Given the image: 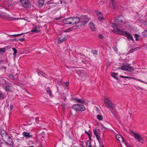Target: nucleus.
Wrapping results in <instances>:
<instances>
[{
    "instance_id": "nucleus-1",
    "label": "nucleus",
    "mask_w": 147,
    "mask_h": 147,
    "mask_svg": "<svg viewBox=\"0 0 147 147\" xmlns=\"http://www.w3.org/2000/svg\"><path fill=\"white\" fill-rule=\"evenodd\" d=\"M121 17V16H119L118 18H117L118 19H115L114 20L113 23L112 25V27L114 29L113 30L114 32L118 34L122 35L125 37L126 36L129 40H131L134 41L133 37L130 33L127 31H125L123 30H120L118 28V26H119V24H120V23L122 22V21L121 20H120L119 19Z\"/></svg>"
},
{
    "instance_id": "nucleus-2",
    "label": "nucleus",
    "mask_w": 147,
    "mask_h": 147,
    "mask_svg": "<svg viewBox=\"0 0 147 147\" xmlns=\"http://www.w3.org/2000/svg\"><path fill=\"white\" fill-rule=\"evenodd\" d=\"M104 102L106 106L110 109L111 113L116 117L117 115V111L116 109L118 107L112 103L110 99L106 97L104 98Z\"/></svg>"
},
{
    "instance_id": "nucleus-3",
    "label": "nucleus",
    "mask_w": 147,
    "mask_h": 147,
    "mask_svg": "<svg viewBox=\"0 0 147 147\" xmlns=\"http://www.w3.org/2000/svg\"><path fill=\"white\" fill-rule=\"evenodd\" d=\"M130 134L132 136L134 137L135 139L139 142L143 141L144 140L143 138L138 133H136L133 131H131L130 132Z\"/></svg>"
},
{
    "instance_id": "nucleus-4",
    "label": "nucleus",
    "mask_w": 147,
    "mask_h": 147,
    "mask_svg": "<svg viewBox=\"0 0 147 147\" xmlns=\"http://www.w3.org/2000/svg\"><path fill=\"white\" fill-rule=\"evenodd\" d=\"M72 108L76 111H84L85 110V108L84 106L81 105H74L73 106Z\"/></svg>"
},
{
    "instance_id": "nucleus-5",
    "label": "nucleus",
    "mask_w": 147,
    "mask_h": 147,
    "mask_svg": "<svg viewBox=\"0 0 147 147\" xmlns=\"http://www.w3.org/2000/svg\"><path fill=\"white\" fill-rule=\"evenodd\" d=\"M0 18L5 20H12V18L8 14L2 11H0Z\"/></svg>"
},
{
    "instance_id": "nucleus-6",
    "label": "nucleus",
    "mask_w": 147,
    "mask_h": 147,
    "mask_svg": "<svg viewBox=\"0 0 147 147\" xmlns=\"http://www.w3.org/2000/svg\"><path fill=\"white\" fill-rule=\"evenodd\" d=\"M121 69L129 72H133L134 70V68L133 67H130L128 66L127 64L122 66L121 68Z\"/></svg>"
},
{
    "instance_id": "nucleus-7",
    "label": "nucleus",
    "mask_w": 147,
    "mask_h": 147,
    "mask_svg": "<svg viewBox=\"0 0 147 147\" xmlns=\"http://www.w3.org/2000/svg\"><path fill=\"white\" fill-rule=\"evenodd\" d=\"M19 3L22 6L25 7H29L30 5V3L29 0H20Z\"/></svg>"
},
{
    "instance_id": "nucleus-8",
    "label": "nucleus",
    "mask_w": 147,
    "mask_h": 147,
    "mask_svg": "<svg viewBox=\"0 0 147 147\" xmlns=\"http://www.w3.org/2000/svg\"><path fill=\"white\" fill-rule=\"evenodd\" d=\"M72 17L65 18L63 20L62 22L64 24H72Z\"/></svg>"
},
{
    "instance_id": "nucleus-9",
    "label": "nucleus",
    "mask_w": 147,
    "mask_h": 147,
    "mask_svg": "<svg viewBox=\"0 0 147 147\" xmlns=\"http://www.w3.org/2000/svg\"><path fill=\"white\" fill-rule=\"evenodd\" d=\"M40 27L38 26H34L30 32L34 33H38L40 31Z\"/></svg>"
},
{
    "instance_id": "nucleus-10",
    "label": "nucleus",
    "mask_w": 147,
    "mask_h": 147,
    "mask_svg": "<svg viewBox=\"0 0 147 147\" xmlns=\"http://www.w3.org/2000/svg\"><path fill=\"white\" fill-rule=\"evenodd\" d=\"M3 134H1V136L3 141L5 142L7 140L8 138H9V136L6 133L5 131H3Z\"/></svg>"
},
{
    "instance_id": "nucleus-11",
    "label": "nucleus",
    "mask_w": 147,
    "mask_h": 147,
    "mask_svg": "<svg viewBox=\"0 0 147 147\" xmlns=\"http://www.w3.org/2000/svg\"><path fill=\"white\" fill-rule=\"evenodd\" d=\"M80 20L79 18L77 17H72V25L78 23L80 21Z\"/></svg>"
},
{
    "instance_id": "nucleus-12",
    "label": "nucleus",
    "mask_w": 147,
    "mask_h": 147,
    "mask_svg": "<svg viewBox=\"0 0 147 147\" xmlns=\"http://www.w3.org/2000/svg\"><path fill=\"white\" fill-rule=\"evenodd\" d=\"M116 138L120 142H123V137L120 135H117L116 136Z\"/></svg>"
},
{
    "instance_id": "nucleus-13",
    "label": "nucleus",
    "mask_w": 147,
    "mask_h": 147,
    "mask_svg": "<svg viewBox=\"0 0 147 147\" xmlns=\"http://www.w3.org/2000/svg\"><path fill=\"white\" fill-rule=\"evenodd\" d=\"M23 135L26 138H29L32 137V135L30 134V133L26 132H24L22 133Z\"/></svg>"
},
{
    "instance_id": "nucleus-14",
    "label": "nucleus",
    "mask_w": 147,
    "mask_h": 147,
    "mask_svg": "<svg viewBox=\"0 0 147 147\" xmlns=\"http://www.w3.org/2000/svg\"><path fill=\"white\" fill-rule=\"evenodd\" d=\"M67 38L65 36H62L60 37L58 39V43L62 42L63 41L65 40Z\"/></svg>"
},
{
    "instance_id": "nucleus-15",
    "label": "nucleus",
    "mask_w": 147,
    "mask_h": 147,
    "mask_svg": "<svg viewBox=\"0 0 147 147\" xmlns=\"http://www.w3.org/2000/svg\"><path fill=\"white\" fill-rule=\"evenodd\" d=\"M93 132L94 135L96 136L97 140L98 141H99V137L98 135V133L97 130L95 129H94L93 130Z\"/></svg>"
},
{
    "instance_id": "nucleus-16",
    "label": "nucleus",
    "mask_w": 147,
    "mask_h": 147,
    "mask_svg": "<svg viewBox=\"0 0 147 147\" xmlns=\"http://www.w3.org/2000/svg\"><path fill=\"white\" fill-rule=\"evenodd\" d=\"M5 142L7 145H10L13 142L11 137L9 136Z\"/></svg>"
},
{
    "instance_id": "nucleus-17",
    "label": "nucleus",
    "mask_w": 147,
    "mask_h": 147,
    "mask_svg": "<svg viewBox=\"0 0 147 147\" xmlns=\"http://www.w3.org/2000/svg\"><path fill=\"white\" fill-rule=\"evenodd\" d=\"M74 100L76 101L77 102H80L82 104H83L85 103V101L83 99H78L76 98H74Z\"/></svg>"
},
{
    "instance_id": "nucleus-18",
    "label": "nucleus",
    "mask_w": 147,
    "mask_h": 147,
    "mask_svg": "<svg viewBox=\"0 0 147 147\" xmlns=\"http://www.w3.org/2000/svg\"><path fill=\"white\" fill-rule=\"evenodd\" d=\"M111 75L112 77L115 79L117 80L118 79L117 78L118 74H117V73H115L114 72H112L111 73Z\"/></svg>"
},
{
    "instance_id": "nucleus-19",
    "label": "nucleus",
    "mask_w": 147,
    "mask_h": 147,
    "mask_svg": "<svg viewBox=\"0 0 147 147\" xmlns=\"http://www.w3.org/2000/svg\"><path fill=\"white\" fill-rule=\"evenodd\" d=\"M5 90L7 92H10V86L9 85H7L5 88Z\"/></svg>"
},
{
    "instance_id": "nucleus-20",
    "label": "nucleus",
    "mask_w": 147,
    "mask_h": 147,
    "mask_svg": "<svg viewBox=\"0 0 147 147\" xmlns=\"http://www.w3.org/2000/svg\"><path fill=\"white\" fill-rule=\"evenodd\" d=\"M89 25L92 30L93 31L95 30V27L93 23H90V24Z\"/></svg>"
},
{
    "instance_id": "nucleus-21",
    "label": "nucleus",
    "mask_w": 147,
    "mask_h": 147,
    "mask_svg": "<svg viewBox=\"0 0 147 147\" xmlns=\"http://www.w3.org/2000/svg\"><path fill=\"white\" fill-rule=\"evenodd\" d=\"M129 78H130V79H134V80H135L137 81H140V82H143V83H146V84H147V83H146L145 82H144V81H142L139 79H137V78H136L134 77H129Z\"/></svg>"
},
{
    "instance_id": "nucleus-22",
    "label": "nucleus",
    "mask_w": 147,
    "mask_h": 147,
    "mask_svg": "<svg viewBox=\"0 0 147 147\" xmlns=\"http://www.w3.org/2000/svg\"><path fill=\"white\" fill-rule=\"evenodd\" d=\"M5 94L2 92L0 91V99H2L5 98Z\"/></svg>"
},
{
    "instance_id": "nucleus-23",
    "label": "nucleus",
    "mask_w": 147,
    "mask_h": 147,
    "mask_svg": "<svg viewBox=\"0 0 147 147\" xmlns=\"http://www.w3.org/2000/svg\"><path fill=\"white\" fill-rule=\"evenodd\" d=\"M38 75L40 76H42L43 77H46L45 76L46 74H45V73L43 72V71H40V72H38Z\"/></svg>"
},
{
    "instance_id": "nucleus-24",
    "label": "nucleus",
    "mask_w": 147,
    "mask_h": 147,
    "mask_svg": "<svg viewBox=\"0 0 147 147\" xmlns=\"http://www.w3.org/2000/svg\"><path fill=\"white\" fill-rule=\"evenodd\" d=\"M112 6L114 9H115V0H111Z\"/></svg>"
},
{
    "instance_id": "nucleus-25",
    "label": "nucleus",
    "mask_w": 147,
    "mask_h": 147,
    "mask_svg": "<svg viewBox=\"0 0 147 147\" xmlns=\"http://www.w3.org/2000/svg\"><path fill=\"white\" fill-rule=\"evenodd\" d=\"M47 92L49 94V95L51 96L52 95V93L51 91L50 90L49 88H47L46 89Z\"/></svg>"
},
{
    "instance_id": "nucleus-26",
    "label": "nucleus",
    "mask_w": 147,
    "mask_h": 147,
    "mask_svg": "<svg viewBox=\"0 0 147 147\" xmlns=\"http://www.w3.org/2000/svg\"><path fill=\"white\" fill-rule=\"evenodd\" d=\"M86 147H91L90 142L89 141H87L86 143Z\"/></svg>"
},
{
    "instance_id": "nucleus-27",
    "label": "nucleus",
    "mask_w": 147,
    "mask_h": 147,
    "mask_svg": "<svg viewBox=\"0 0 147 147\" xmlns=\"http://www.w3.org/2000/svg\"><path fill=\"white\" fill-rule=\"evenodd\" d=\"M142 34L143 36H147V30H145L142 32Z\"/></svg>"
},
{
    "instance_id": "nucleus-28",
    "label": "nucleus",
    "mask_w": 147,
    "mask_h": 147,
    "mask_svg": "<svg viewBox=\"0 0 147 147\" xmlns=\"http://www.w3.org/2000/svg\"><path fill=\"white\" fill-rule=\"evenodd\" d=\"M12 50L13 51L14 53L13 54V55L14 56H16V55L17 53V50L15 49L14 48H13L12 49Z\"/></svg>"
},
{
    "instance_id": "nucleus-29",
    "label": "nucleus",
    "mask_w": 147,
    "mask_h": 147,
    "mask_svg": "<svg viewBox=\"0 0 147 147\" xmlns=\"http://www.w3.org/2000/svg\"><path fill=\"white\" fill-rule=\"evenodd\" d=\"M140 47H136L135 48L133 49H131L130 51H135L138 50L140 49Z\"/></svg>"
},
{
    "instance_id": "nucleus-30",
    "label": "nucleus",
    "mask_w": 147,
    "mask_h": 147,
    "mask_svg": "<svg viewBox=\"0 0 147 147\" xmlns=\"http://www.w3.org/2000/svg\"><path fill=\"white\" fill-rule=\"evenodd\" d=\"M97 119L100 121H101L102 119V117L100 115H98L97 116Z\"/></svg>"
},
{
    "instance_id": "nucleus-31",
    "label": "nucleus",
    "mask_w": 147,
    "mask_h": 147,
    "mask_svg": "<svg viewBox=\"0 0 147 147\" xmlns=\"http://www.w3.org/2000/svg\"><path fill=\"white\" fill-rule=\"evenodd\" d=\"M139 37V35L137 34H136L135 35L134 37L135 38L136 40L137 41H138L139 40L138 37Z\"/></svg>"
},
{
    "instance_id": "nucleus-32",
    "label": "nucleus",
    "mask_w": 147,
    "mask_h": 147,
    "mask_svg": "<svg viewBox=\"0 0 147 147\" xmlns=\"http://www.w3.org/2000/svg\"><path fill=\"white\" fill-rule=\"evenodd\" d=\"M22 34H13L12 35V36L13 37H17L21 35Z\"/></svg>"
},
{
    "instance_id": "nucleus-33",
    "label": "nucleus",
    "mask_w": 147,
    "mask_h": 147,
    "mask_svg": "<svg viewBox=\"0 0 147 147\" xmlns=\"http://www.w3.org/2000/svg\"><path fill=\"white\" fill-rule=\"evenodd\" d=\"M5 51V49L4 48L0 49V53L4 52Z\"/></svg>"
},
{
    "instance_id": "nucleus-34",
    "label": "nucleus",
    "mask_w": 147,
    "mask_h": 147,
    "mask_svg": "<svg viewBox=\"0 0 147 147\" xmlns=\"http://www.w3.org/2000/svg\"><path fill=\"white\" fill-rule=\"evenodd\" d=\"M96 14L98 16L101 15V12L99 11H96Z\"/></svg>"
},
{
    "instance_id": "nucleus-35",
    "label": "nucleus",
    "mask_w": 147,
    "mask_h": 147,
    "mask_svg": "<svg viewBox=\"0 0 147 147\" xmlns=\"http://www.w3.org/2000/svg\"><path fill=\"white\" fill-rule=\"evenodd\" d=\"M9 77L11 79H13L14 78L13 75L12 74H10L9 75Z\"/></svg>"
},
{
    "instance_id": "nucleus-36",
    "label": "nucleus",
    "mask_w": 147,
    "mask_h": 147,
    "mask_svg": "<svg viewBox=\"0 0 147 147\" xmlns=\"http://www.w3.org/2000/svg\"><path fill=\"white\" fill-rule=\"evenodd\" d=\"M71 29V28H68V29H66V30H65L64 31V32H69L70 31Z\"/></svg>"
},
{
    "instance_id": "nucleus-37",
    "label": "nucleus",
    "mask_w": 147,
    "mask_h": 147,
    "mask_svg": "<svg viewBox=\"0 0 147 147\" xmlns=\"http://www.w3.org/2000/svg\"><path fill=\"white\" fill-rule=\"evenodd\" d=\"M98 37L99 39H102L103 38V36L101 34H100L98 36Z\"/></svg>"
},
{
    "instance_id": "nucleus-38",
    "label": "nucleus",
    "mask_w": 147,
    "mask_h": 147,
    "mask_svg": "<svg viewBox=\"0 0 147 147\" xmlns=\"http://www.w3.org/2000/svg\"><path fill=\"white\" fill-rule=\"evenodd\" d=\"M92 53L94 55L97 54V51H92Z\"/></svg>"
},
{
    "instance_id": "nucleus-39",
    "label": "nucleus",
    "mask_w": 147,
    "mask_h": 147,
    "mask_svg": "<svg viewBox=\"0 0 147 147\" xmlns=\"http://www.w3.org/2000/svg\"><path fill=\"white\" fill-rule=\"evenodd\" d=\"M64 17L60 16L59 17H56L55 18V19L56 20H59L61 19V18H63Z\"/></svg>"
},
{
    "instance_id": "nucleus-40",
    "label": "nucleus",
    "mask_w": 147,
    "mask_h": 147,
    "mask_svg": "<svg viewBox=\"0 0 147 147\" xmlns=\"http://www.w3.org/2000/svg\"><path fill=\"white\" fill-rule=\"evenodd\" d=\"M136 88L138 90H141L142 89V88L140 87H138V86H136Z\"/></svg>"
},
{
    "instance_id": "nucleus-41",
    "label": "nucleus",
    "mask_w": 147,
    "mask_h": 147,
    "mask_svg": "<svg viewBox=\"0 0 147 147\" xmlns=\"http://www.w3.org/2000/svg\"><path fill=\"white\" fill-rule=\"evenodd\" d=\"M120 77L122 78H129V77L127 76H120Z\"/></svg>"
},
{
    "instance_id": "nucleus-42",
    "label": "nucleus",
    "mask_w": 147,
    "mask_h": 147,
    "mask_svg": "<svg viewBox=\"0 0 147 147\" xmlns=\"http://www.w3.org/2000/svg\"><path fill=\"white\" fill-rule=\"evenodd\" d=\"M98 18L99 19L101 20H103L104 19V18L103 17H100L99 16Z\"/></svg>"
},
{
    "instance_id": "nucleus-43",
    "label": "nucleus",
    "mask_w": 147,
    "mask_h": 147,
    "mask_svg": "<svg viewBox=\"0 0 147 147\" xmlns=\"http://www.w3.org/2000/svg\"><path fill=\"white\" fill-rule=\"evenodd\" d=\"M63 96L62 97L63 99L64 100H66V98L65 97V95L64 94H63Z\"/></svg>"
},
{
    "instance_id": "nucleus-44",
    "label": "nucleus",
    "mask_w": 147,
    "mask_h": 147,
    "mask_svg": "<svg viewBox=\"0 0 147 147\" xmlns=\"http://www.w3.org/2000/svg\"><path fill=\"white\" fill-rule=\"evenodd\" d=\"M25 40V39L24 38H20V40L21 42L24 41Z\"/></svg>"
},
{
    "instance_id": "nucleus-45",
    "label": "nucleus",
    "mask_w": 147,
    "mask_h": 147,
    "mask_svg": "<svg viewBox=\"0 0 147 147\" xmlns=\"http://www.w3.org/2000/svg\"><path fill=\"white\" fill-rule=\"evenodd\" d=\"M40 2H42V3H41V5H43V0H40Z\"/></svg>"
},
{
    "instance_id": "nucleus-46",
    "label": "nucleus",
    "mask_w": 147,
    "mask_h": 147,
    "mask_svg": "<svg viewBox=\"0 0 147 147\" xmlns=\"http://www.w3.org/2000/svg\"><path fill=\"white\" fill-rule=\"evenodd\" d=\"M10 109H11V110L13 109V107L12 105H11L10 106Z\"/></svg>"
},
{
    "instance_id": "nucleus-47",
    "label": "nucleus",
    "mask_w": 147,
    "mask_h": 147,
    "mask_svg": "<svg viewBox=\"0 0 147 147\" xmlns=\"http://www.w3.org/2000/svg\"><path fill=\"white\" fill-rule=\"evenodd\" d=\"M114 51L116 52H117V48H114Z\"/></svg>"
},
{
    "instance_id": "nucleus-48",
    "label": "nucleus",
    "mask_w": 147,
    "mask_h": 147,
    "mask_svg": "<svg viewBox=\"0 0 147 147\" xmlns=\"http://www.w3.org/2000/svg\"><path fill=\"white\" fill-rule=\"evenodd\" d=\"M3 131H5L4 130H2L1 131H0V134L1 135V134H3Z\"/></svg>"
},
{
    "instance_id": "nucleus-49",
    "label": "nucleus",
    "mask_w": 147,
    "mask_h": 147,
    "mask_svg": "<svg viewBox=\"0 0 147 147\" xmlns=\"http://www.w3.org/2000/svg\"><path fill=\"white\" fill-rule=\"evenodd\" d=\"M68 83V82H66L64 83V84H67Z\"/></svg>"
},
{
    "instance_id": "nucleus-50",
    "label": "nucleus",
    "mask_w": 147,
    "mask_h": 147,
    "mask_svg": "<svg viewBox=\"0 0 147 147\" xmlns=\"http://www.w3.org/2000/svg\"><path fill=\"white\" fill-rule=\"evenodd\" d=\"M127 146L128 147H132L131 146H130V145H129V146Z\"/></svg>"
},
{
    "instance_id": "nucleus-51",
    "label": "nucleus",
    "mask_w": 147,
    "mask_h": 147,
    "mask_svg": "<svg viewBox=\"0 0 147 147\" xmlns=\"http://www.w3.org/2000/svg\"><path fill=\"white\" fill-rule=\"evenodd\" d=\"M4 69H5V70H6V67H4Z\"/></svg>"
},
{
    "instance_id": "nucleus-52",
    "label": "nucleus",
    "mask_w": 147,
    "mask_h": 147,
    "mask_svg": "<svg viewBox=\"0 0 147 147\" xmlns=\"http://www.w3.org/2000/svg\"><path fill=\"white\" fill-rule=\"evenodd\" d=\"M80 147H86L84 146H80Z\"/></svg>"
},
{
    "instance_id": "nucleus-53",
    "label": "nucleus",
    "mask_w": 147,
    "mask_h": 147,
    "mask_svg": "<svg viewBox=\"0 0 147 147\" xmlns=\"http://www.w3.org/2000/svg\"><path fill=\"white\" fill-rule=\"evenodd\" d=\"M29 147H34L33 146H30Z\"/></svg>"
},
{
    "instance_id": "nucleus-54",
    "label": "nucleus",
    "mask_w": 147,
    "mask_h": 147,
    "mask_svg": "<svg viewBox=\"0 0 147 147\" xmlns=\"http://www.w3.org/2000/svg\"><path fill=\"white\" fill-rule=\"evenodd\" d=\"M86 134H88V133L87 132H86Z\"/></svg>"
},
{
    "instance_id": "nucleus-55",
    "label": "nucleus",
    "mask_w": 147,
    "mask_h": 147,
    "mask_svg": "<svg viewBox=\"0 0 147 147\" xmlns=\"http://www.w3.org/2000/svg\"><path fill=\"white\" fill-rule=\"evenodd\" d=\"M101 147H104V145H102L101 146Z\"/></svg>"
},
{
    "instance_id": "nucleus-56",
    "label": "nucleus",
    "mask_w": 147,
    "mask_h": 147,
    "mask_svg": "<svg viewBox=\"0 0 147 147\" xmlns=\"http://www.w3.org/2000/svg\"><path fill=\"white\" fill-rule=\"evenodd\" d=\"M88 135H89V138H90V137L89 134Z\"/></svg>"
},
{
    "instance_id": "nucleus-57",
    "label": "nucleus",
    "mask_w": 147,
    "mask_h": 147,
    "mask_svg": "<svg viewBox=\"0 0 147 147\" xmlns=\"http://www.w3.org/2000/svg\"><path fill=\"white\" fill-rule=\"evenodd\" d=\"M28 21V22H30V21Z\"/></svg>"
}]
</instances>
